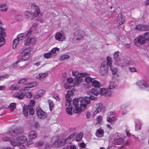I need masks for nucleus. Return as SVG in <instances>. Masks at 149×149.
<instances>
[{"label":"nucleus","instance_id":"1","mask_svg":"<svg viewBox=\"0 0 149 149\" xmlns=\"http://www.w3.org/2000/svg\"><path fill=\"white\" fill-rule=\"evenodd\" d=\"M96 98L93 95L89 97H79L78 99L75 98L73 100L72 104L74 106L73 112L74 113H80L82 110L86 108L87 106L91 103V100H95Z\"/></svg>","mask_w":149,"mask_h":149},{"label":"nucleus","instance_id":"2","mask_svg":"<svg viewBox=\"0 0 149 149\" xmlns=\"http://www.w3.org/2000/svg\"><path fill=\"white\" fill-rule=\"evenodd\" d=\"M29 52V50H28L27 49L23 50L19 54V56L21 58L18 60L15 64H13V67L15 68L16 67V64L18 63L23 61H26L28 60L29 58L31 56Z\"/></svg>","mask_w":149,"mask_h":149},{"label":"nucleus","instance_id":"3","mask_svg":"<svg viewBox=\"0 0 149 149\" xmlns=\"http://www.w3.org/2000/svg\"><path fill=\"white\" fill-rule=\"evenodd\" d=\"M143 35H139L138 37L135 38L134 42L136 45L139 47L145 43L146 40Z\"/></svg>","mask_w":149,"mask_h":149},{"label":"nucleus","instance_id":"4","mask_svg":"<svg viewBox=\"0 0 149 149\" xmlns=\"http://www.w3.org/2000/svg\"><path fill=\"white\" fill-rule=\"evenodd\" d=\"M108 67L107 65V63L104 61L102 64L100 70V73L102 76L106 74L108 72Z\"/></svg>","mask_w":149,"mask_h":149},{"label":"nucleus","instance_id":"5","mask_svg":"<svg viewBox=\"0 0 149 149\" xmlns=\"http://www.w3.org/2000/svg\"><path fill=\"white\" fill-rule=\"evenodd\" d=\"M36 113L38 117L41 119H44L47 117V113L41 109L39 107H38L36 109Z\"/></svg>","mask_w":149,"mask_h":149},{"label":"nucleus","instance_id":"6","mask_svg":"<svg viewBox=\"0 0 149 149\" xmlns=\"http://www.w3.org/2000/svg\"><path fill=\"white\" fill-rule=\"evenodd\" d=\"M6 34L4 29L1 26H0V47L3 45L5 41V39L3 38L6 36Z\"/></svg>","mask_w":149,"mask_h":149},{"label":"nucleus","instance_id":"7","mask_svg":"<svg viewBox=\"0 0 149 149\" xmlns=\"http://www.w3.org/2000/svg\"><path fill=\"white\" fill-rule=\"evenodd\" d=\"M21 132L20 130L18 128H16L15 130L12 128H9L7 133L11 136L15 137L20 134Z\"/></svg>","mask_w":149,"mask_h":149},{"label":"nucleus","instance_id":"8","mask_svg":"<svg viewBox=\"0 0 149 149\" xmlns=\"http://www.w3.org/2000/svg\"><path fill=\"white\" fill-rule=\"evenodd\" d=\"M26 34H21L17 36V38L14 39L13 42V49L15 48L19 42V40H21L23 39L26 36Z\"/></svg>","mask_w":149,"mask_h":149},{"label":"nucleus","instance_id":"9","mask_svg":"<svg viewBox=\"0 0 149 149\" xmlns=\"http://www.w3.org/2000/svg\"><path fill=\"white\" fill-rule=\"evenodd\" d=\"M84 36V32L81 30H77L74 33V38L75 40H78L81 39Z\"/></svg>","mask_w":149,"mask_h":149},{"label":"nucleus","instance_id":"10","mask_svg":"<svg viewBox=\"0 0 149 149\" xmlns=\"http://www.w3.org/2000/svg\"><path fill=\"white\" fill-rule=\"evenodd\" d=\"M25 15L27 19L29 20L34 19L36 17V15L34 13L30 12L27 11L25 12Z\"/></svg>","mask_w":149,"mask_h":149},{"label":"nucleus","instance_id":"11","mask_svg":"<svg viewBox=\"0 0 149 149\" xmlns=\"http://www.w3.org/2000/svg\"><path fill=\"white\" fill-rule=\"evenodd\" d=\"M31 30H29L26 33L24 38L26 39L24 42V44L25 45H30L29 40V37L30 36L32 33Z\"/></svg>","mask_w":149,"mask_h":149},{"label":"nucleus","instance_id":"12","mask_svg":"<svg viewBox=\"0 0 149 149\" xmlns=\"http://www.w3.org/2000/svg\"><path fill=\"white\" fill-rule=\"evenodd\" d=\"M136 84L141 89H144L148 87L146 83L143 80H139L137 81Z\"/></svg>","mask_w":149,"mask_h":149},{"label":"nucleus","instance_id":"13","mask_svg":"<svg viewBox=\"0 0 149 149\" xmlns=\"http://www.w3.org/2000/svg\"><path fill=\"white\" fill-rule=\"evenodd\" d=\"M65 144V141L64 140L58 139L54 142V145L56 147H58L63 146Z\"/></svg>","mask_w":149,"mask_h":149},{"label":"nucleus","instance_id":"14","mask_svg":"<svg viewBox=\"0 0 149 149\" xmlns=\"http://www.w3.org/2000/svg\"><path fill=\"white\" fill-rule=\"evenodd\" d=\"M135 29L142 31H147L149 30V27L147 25L139 24L136 27Z\"/></svg>","mask_w":149,"mask_h":149},{"label":"nucleus","instance_id":"15","mask_svg":"<svg viewBox=\"0 0 149 149\" xmlns=\"http://www.w3.org/2000/svg\"><path fill=\"white\" fill-rule=\"evenodd\" d=\"M25 95V93L22 92H20L15 93L13 94V96L15 97L18 98L19 100H22L23 99V97Z\"/></svg>","mask_w":149,"mask_h":149},{"label":"nucleus","instance_id":"16","mask_svg":"<svg viewBox=\"0 0 149 149\" xmlns=\"http://www.w3.org/2000/svg\"><path fill=\"white\" fill-rule=\"evenodd\" d=\"M37 136V133L35 131H31L29 133V134L28 137L29 139L32 140L35 139Z\"/></svg>","mask_w":149,"mask_h":149},{"label":"nucleus","instance_id":"17","mask_svg":"<svg viewBox=\"0 0 149 149\" xmlns=\"http://www.w3.org/2000/svg\"><path fill=\"white\" fill-rule=\"evenodd\" d=\"M97 106V107L96 109L94 112V116L95 115L101 111L102 109H103L104 108V107H103V105L102 103L98 104Z\"/></svg>","mask_w":149,"mask_h":149},{"label":"nucleus","instance_id":"18","mask_svg":"<svg viewBox=\"0 0 149 149\" xmlns=\"http://www.w3.org/2000/svg\"><path fill=\"white\" fill-rule=\"evenodd\" d=\"M81 76H78L75 77L74 78V85H77L79 83L82 82L83 79L81 78V77H84Z\"/></svg>","mask_w":149,"mask_h":149},{"label":"nucleus","instance_id":"19","mask_svg":"<svg viewBox=\"0 0 149 149\" xmlns=\"http://www.w3.org/2000/svg\"><path fill=\"white\" fill-rule=\"evenodd\" d=\"M124 141V140L123 139L120 138L114 139L112 143L116 145H121L123 143Z\"/></svg>","mask_w":149,"mask_h":149},{"label":"nucleus","instance_id":"20","mask_svg":"<svg viewBox=\"0 0 149 149\" xmlns=\"http://www.w3.org/2000/svg\"><path fill=\"white\" fill-rule=\"evenodd\" d=\"M55 39L59 41H63L64 39V36L60 33H58L55 36Z\"/></svg>","mask_w":149,"mask_h":149},{"label":"nucleus","instance_id":"21","mask_svg":"<svg viewBox=\"0 0 149 149\" xmlns=\"http://www.w3.org/2000/svg\"><path fill=\"white\" fill-rule=\"evenodd\" d=\"M118 62L119 65L121 67H124L129 65L128 61L125 59H122L121 60L120 59V61Z\"/></svg>","mask_w":149,"mask_h":149},{"label":"nucleus","instance_id":"22","mask_svg":"<svg viewBox=\"0 0 149 149\" xmlns=\"http://www.w3.org/2000/svg\"><path fill=\"white\" fill-rule=\"evenodd\" d=\"M72 74L73 76H76V77L78 76L85 77V75L87 74L85 73H80L78 71L75 70L72 72Z\"/></svg>","mask_w":149,"mask_h":149},{"label":"nucleus","instance_id":"23","mask_svg":"<svg viewBox=\"0 0 149 149\" xmlns=\"http://www.w3.org/2000/svg\"><path fill=\"white\" fill-rule=\"evenodd\" d=\"M45 93V91L42 90H40L37 92V94L35 95L34 98L35 99H38L41 97Z\"/></svg>","mask_w":149,"mask_h":149},{"label":"nucleus","instance_id":"24","mask_svg":"<svg viewBox=\"0 0 149 149\" xmlns=\"http://www.w3.org/2000/svg\"><path fill=\"white\" fill-rule=\"evenodd\" d=\"M27 139L25 136H21L17 138L16 140L19 142L20 145V143H23L26 141Z\"/></svg>","mask_w":149,"mask_h":149},{"label":"nucleus","instance_id":"25","mask_svg":"<svg viewBox=\"0 0 149 149\" xmlns=\"http://www.w3.org/2000/svg\"><path fill=\"white\" fill-rule=\"evenodd\" d=\"M24 87L23 88V90L24 91L26 90L27 88H31L34 87L35 86V84L34 83H30L25 84L24 85Z\"/></svg>","mask_w":149,"mask_h":149},{"label":"nucleus","instance_id":"26","mask_svg":"<svg viewBox=\"0 0 149 149\" xmlns=\"http://www.w3.org/2000/svg\"><path fill=\"white\" fill-rule=\"evenodd\" d=\"M68 107L66 108V111L67 113L69 115H72V106L71 104L67 105Z\"/></svg>","mask_w":149,"mask_h":149},{"label":"nucleus","instance_id":"27","mask_svg":"<svg viewBox=\"0 0 149 149\" xmlns=\"http://www.w3.org/2000/svg\"><path fill=\"white\" fill-rule=\"evenodd\" d=\"M92 85L94 87L99 88L100 86V83L97 81L93 79L92 82Z\"/></svg>","mask_w":149,"mask_h":149},{"label":"nucleus","instance_id":"28","mask_svg":"<svg viewBox=\"0 0 149 149\" xmlns=\"http://www.w3.org/2000/svg\"><path fill=\"white\" fill-rule=\"evenodd\" d=\"M47 74L48 73L47 72L40 73L36 76V78L42 80V79L47 76Z\"/></svg>","mask_w":149,"mask_h":149},{"label":"nucleus","instance_id":"29","mask_svg":"<svg viewBox=\"0 0 149 149\" xmlns=\"http://www.w3.org/2000/svg\"><path fill=\"white\" fill-rule=\"evenodd\" d=\"M86 77L85 79V82L87 83H90L92 82L93 80L94 79V78H91L90 77L89 75L87 74L85 75V77Z\"/></svg>","mask_w":149,"mask_h":149},{"label":"nucleus","instance_id":"30","mask_svg":"<svg viewBox=\"0 0 149 149\" xmlns=\"http://www.w3.org/2000/svg\"><path fill=\"white\" fill-rule=\"evenodd\" d=\"M65 98L66 99V101L67 102H65V105L67 106V105L69 104H71L70 103L72 102L71 98L70 97V96H68V95H65Z\"/></svg>","mask_w":149,"mask_h":149},{"label":"nucleus","instance_id":"31","mask_svg":"<svg viewBox=\"0 0 149 149\" xmlns=\"http://www.w3.org/2000/svg\"><path fill=\"white\" fill-rule=\"evenodd\" d=\"M8 7L6 4H0V10L2 11L6 12Z\"/></svg>","mask_w":149,"mask_h":149},{"label":"nucleus","instance_id":"32","mask_svg":"<svg viewBox=\"0 0 149 149\" xmlns=\"http://www.w3.org/2000/svg\"><path fill=\"white\" fill-rule=\"evenodd\" d=\"M28 106L24 104L23 108V113L24 116H28Z\"/></svg>","mask_w":149,"mask_h":149},{"label":"nucleus","instance_id":"33","mask_svg":"<svg viewBox=\"0 0 149 149\" xmlns=\"http://www.w3.org/2000/svg\"><path fill=\"white\" fill-rule=\"evenodd\" d=\"M119 51H116L115 52L113 55L114 59L118 62L119 61L120 59L119 58Z\"/></svg>","mask_w":149,"mask_h":149},{"label":"nucleus","instance_id":"34","mask_svg":"<svg viewBox=\"0 0 149 149\" xmlns=\"http://www.w3.org/2000/svg\"><path fill=\"white\" fill-rule=\"evenodd\" d=\"M104 133V131L103 130L100 129L97 130L95 133V135L98 137H101L100 135Z\"/></svg>","mask_w":149,"mask_h":149},{"label":"nucleus","instance_id":"35","mask_svg":"<svg viewBox=\"0 0 149 149\" xmlns=\"http://www.w3.org/2000/svg\"><path fill=\"white\" fill-rule=\"evenodd\" d=\"M70 57L69 55L67 54L62 55L60 56L59 59L61 61H63L68 59Z\"/></svg>","mask_w":149,"mask_h":149},{"label":"nucleus","instance_id":"36","mask_svg":"<svg viewBox=\"0 0 149 149\" xmlns=\"http://www.w3.org/2000/svg\"><path fill=\"white\" fill-rule=\"evenodd\" d=\"M91 93L93 95H97L99 94L100 92L97 89L93 88L91 90Z\"/></svg>","mask_w":149,"mask_h":149},{"label":"nucleus","instance_id":"37","mask_svg":"<svg viewBox=\"0 0 149 149\" xmlns=\"http://www.w3.org/2000/svg\"><path fill=\"white\" fill-rule=\"evenodd\" d=\"M107 65L108 67L111 66L112 63V59L110 57L108 56L107 57Z\"/></svg>","mask_w":149,"mask_h":149},{"label":"nucleus","instance_id":"38","mask_svg":"<svg viewBox=\"0 0 149 149\" xmlns=\"http://www.w3.org/2000/svg\"><path fill=\"white\" fill-rule=\"evenodd\" d=\"M28 110L29 111V114L31 115H33L35 113V111L33 107L31 106H28Z\"/></svg>","mask_w":149,"mask_h":149},{"label":"nucleus","instance_id":"39","mask_svg":"<svg viewBox=\"0 0 149 149\" xmlns=\"http://www.w3.org/2000/svg\"><path fill=\"white\" fill-rule=\"evenodd\" d=\"M63 86L65 88L67 89H72L73 88V86L72 85H70L68 84L64 83Z\"/></svg>","mask_w":149,"mask_h":149},{"label":"nucleus","instance_id":"40","mask_svg":"<svg viewBox=\"0 0 149 149\" xmlns=\"http://www.w3.org/2000/svg\"><path fill=\"white\" fill-rule=\"evenodd\" d=\"M49 107V109L52 111L53 109V107H54V104L52 101L50 100H49L48 101Z\"/></svg>","mask_w":149,"mask_h":149},{"label":"nucleus","instance_id":"41","mask_svg":"<svg viewBox=\"0 0 149 149\" xmlns=\"http://www.w3.org/2000/svg\"><path fill=\"white\" fill-rule=\"evenodd\" d=\"M110 68L112 72V74H116L117 71V68L114 66H111L110 67Z\"/></svg>","mask_w":149,"mask_h":149},{"label":"nucleus","instance_id":"42","mask_svg":"<svg viewBox=\"0 0 149 149\" xmlns=\"http://www.w3.org/2000/svg\"><path fill=\"white\" fill-rule=\"evenodd\" d=\"M141 123L139 122H138L137 123H136V130L137 131H138L140 130L141 129Z\"/></svg>","mask_w":149,"mask_h":149},{"label":"nucleus","instance_id":"43","mask_svg":"<svg viewBox=\"0 0 149 149\" xmlns=\"http://www.w3.org/2000/svg\"><path fill=\"white\" fill-rule=\"evenodd\" d=\"M83 136V134L82 132H80V133L78 134L76 138V140L77 141H80L81 139Z\"/></svg>","mask_w":149,"mask_h":149},{"label":"nucleus","instance_id":"44","mask_svg":"<svg viewBox=\"0 0 149 149\" xmlns=\"http://www.w3.org/2000/svg\"><path fill=\"white\" fill-rule=\"evenodd\" d=\"M143 35L146 41H149V32L146 33Z\"/></svg>","mask_w":149,"mask_h":149},{"label":"nucleus","instance_id":"45","mask_svg":"<svg viewBox=\"0 0 149 149\" xmlns=\"http://www.w3.org/2000/svg\"><path fill=\"white\" fill-rule=\"evenodd\" d=\"M108 90L104 88H101L100 91V93L101 95L106 94L107 92V90Z\"/></svg>","mask_w":149,"mask_h":149},{"label":"nucleus","instance_id":"46","mask_svg":"<svg viewBox=\"0 0 149 149\" xmlns=\"http://www.w3.org/2000/svg\"><path fill=\"white\" fill-rule=\"evenodd\" d=\"M44 57L46 58H51L52 56V54L50 52L45 53L44 55Z\"/></svg>","mask_w":149,"mask_h":149},{"label":"nucleus","instance_id":"47","mask_svg":"<svg viewBox=\"0 0 149 149\" xmlns=\"http://www.w3.org/2000/svg\"><path fill=\"white\" fill-rule=\"evenodd\" d=\"M10 142L12 145L14 146L20 145L19 142L17 140V141L10 140Z\"/></svg>","mask_w":149,"mask_h":149},{"label":"nucleus","instance_id":"48","mask_svg":"<svg viewBox=\"0 0 149 149\" xmlns=\"http://www.w3.org/2000/svg\"><path fill=\"white\" fill-rule=\"evenodd\" d=\"M116 85L113 82H110L109 85V90L113 89L114 88L116 87Z\"/></svg>","mask_w":149,"mask_h":149},{"label":"nucleus","instance_id":"49","mask_svg":"<svg viewBox=\"0 0 149 149\" xmlns=\"http://www.w3.org/2000/svg\"><path fill=\"white\" fill-rule=\"evenodd\" d=\"M29 38L30 44H31L33 45L36 42V39L35 38Z\"/></svg>","mask_w":149,"mask_h":149},{"label":"nucleus","instance_id":"50","mask_svg":"<svg viewBox=\"0 0 149 149\" xmlns=\"http://www.w3.org/2000/svg\"><path fill=\"white\" fill-rule=\"evenodd\" d=\"M59 49L57 47H55L52 49L51 51V53L52 54H55L56 51H59Z\"/></svg>","mask_w":149,"mask_h":149},{"label":"nucleus","instance_id":"51","mask_svg":"<svg viewBox=\"0 0 149 149\" xmlns=\"http://www.w3.org/2000/svg\"><path fill=\"white\" fill-rule=\"evenodd\" d=\"M74 94V93L73 91L72 90L68 91H67V94L66 95H68V96H73Z\"/></svg>","mask_w":149,"mask_h":149},{"label":"nucleus","instance_id":"52","mask_svg":"<svg viewBox=\"0 0 149 149\" xmlns=\"http://www.w3.org/2000/svg\"><path fill=\"white\" fill-rule=\"evenodd\" d=\"M16 19L18 21H20L23 19V16L21 15H18L16 16Z\"/></svg>","mask_w":149,"mask_h":149},{"label":"nucleus","instance_id":"53","mask_svg":"<svg viewBox=\"0 0 149 149\" xmlns=\"http://www.w3.org/2000/svg\"><path fill=\"white\" fill-rule=\"evenodd\" d=\"M76 134H77L76 133H74L72 134H71L68 136V139H73L74 137L76 136Z\"/></svg>","mask_w":149,"mask_h":149},{"label":"nucleus","instance_id":"54","mask_svg":"<svg viewBox=\"0 0 149 149\" xmlns=\"http://www.w3.org/2000/svg\"><path fill=\"white\" fill-rule=\"evenodd\" d=\"M2 139L3 141H10V138L7 136L3 137H2Z\"/></svg>","mask_w":149,"mask_h":149},{"label":"nucleus","instance_id":"55","mask_svg":"<svg viewBox=\"0 0 149 149\" xmlns=\"http://www.w3.org/2000/svg\"><path fill=\"white\" fill-rule=\"evenodd\" d=\"M16 103H11L9 106V108H13V109L15 108Z\"/></svg>","mask_w":149,"mask_h":149},{"label":"nucleus","instance_id":"56","mask_svg":"<svg viewBox=\"0 0 149 149\" xmlns=\"http://www.w3.org/2000/svg\"><path fill=\"white\" fill-rule=\"evenodd\" d=\"M67 81L68 82L69 84H72L73 82V79L72 78H68L67 79Z\"/></svg>","mask_w":149,"mask_h":149},{"label":"nucleus","instance_id":"57","mask_svg":"<svg viewBox=\"0 0 149 149\" xmlns=\"http://www.w3.org/2000/svg\"><path fill=\"white\" fill-rule=\"evenodd\" d=\"M28 78H24L20 80L18 82V84L22 83L27 81Z\"/></svg>","mask_w":149,"mask_h":149},{"label":"nucleus","instance_id":"58","mask_svg":"<svg viewBox=\"0 0 149 149\" xmlns=\"http://www.w3.org/2000/svg\"><path fill=\"white\" fill-rule=\"evenodd\" d=\"M24 96H25L27 97L30 98L32 97V95L30 92H28L26 94H25Z\"/></svg>","mask_w":149,"mask_h":149},{"label":"nucleus","instance_id":"59","mask_svg":"<svg viewBox=\"0 0 149 149\" xmlns=\"http://www.w3.org/2000/svg\"><path fill=\"white\" fill-rule=\"evenodd\" d=\"M18 89V87L15 85H12L10 87V89L11 90H17Z\"/></svg>","mask_w":149,"mask_h":149},{"label":"nucleus","instance_id":"60","mask_svg":"<svg viewBox=\"0 0 149 149\" xmlns=\"http://www.w3.org/2000/svg\"><path fill=\"white\" fill-rule=\"evenodd\" d=\"M102 120V118L101 116H98L97 118V123H100Z\"/></svg>","mask_w":149,"mask_h":149},{"label":"nucleus","instance_id":"61","mask_svg":"<svg viewBox=\"0 0 149 149\" xmlns=\"http://www.w3.org/2000/svg\"><path fill=\"white\" fill-rule=\"evenodd\" d=\"M35 104V102L33 100H31V102H30L29 105H28V106H31L32 107H33L34 106Z\"/></svg>","mask_w":149,"mask_h":149},{"label":"nucleus","instance_id":"62","mask_svg":"<svg viewBox=\"0 0 149 149\" xmlns=\"http://www.w3.org/2000/svg\"><path fill=\"white\" fill-rule=\"evenodd\" d=\"M129 69L131 72H135L136 71V69L134 68L129 67Z\"/></svg>","mask_w":149,"mask_h":149},{"label":"nucleus","instance_id":"63","mask_svg":"<svg viewBox=\"0 0 149 149\" xmlns=\"http://www.w3.org/2000/svg\"><path fill=\"white\" fill-rule=\"evenodd\" d=\"M107 121L111 123H112L113 122V120H111V117H109L107 118Z\"/></svg>","mask_w":149,"mask_h":149},{"label":"nucleus","instance_id":"64","mask_svg":"<svg viewBox=\"0 0 149 149\" xmlns=\"http://www.w3.org/2000/svg\"><path fill=\"white\" fill-rule=\"evenodd\" d=\"M36 143L37 145L39 146H42L43 144V142L42 141L37 142Z\"/></svg>","mask_w":149,"mask_h":149}]
</instances>
